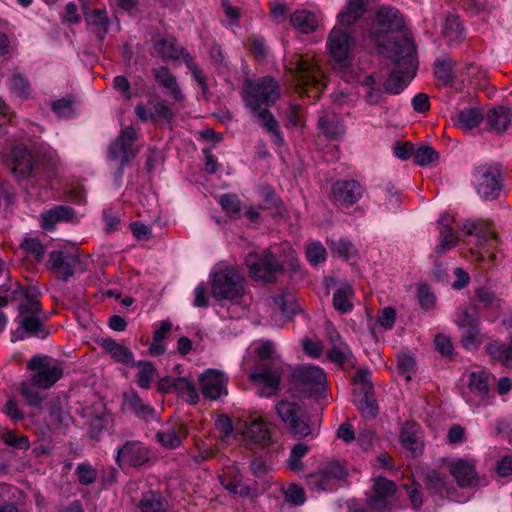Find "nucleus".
Segmentation results:
<instances>
[{
  "label": "nucleus",
  "mask_w": 512,
  "mask_h": 512,
  "mask_svg": "<svg viewBox=\"0 0 512 512\" xmlns=\"http://www.w3.org/2000/svg\"><path fill=\"white\" fill-rule=\"evenodd\" d=\"M241 94L245 105L258 119L260 125L270 135L272 141L277 146H283L285 141L278 122L266 108H261L262 105H272L279 99L280 89L278 83L271 77L250 80L244 84Z\"/></svg>",
  "instance_id": "f257e3e1"
},
{
  "label": "nucleus",
  "mask_w": 512,
  "mask_h": 512,
  "mask_svg": "<svg viewBox=\"0 0 512 512\" xmlns=\"http://www.w3.org/2000/svg\"><path fill=\"white\" fill-rule=\"evenodd\" d=\"M252 354L257 356V360L249 374L251 381L258 387L261 396L276 395L282 376V363L276 355L274 344L271 341L253 342L243 358V365Z\"/></svg>",
  "instance_id": "f03ea898"
},
{
  "label": "nucleus",
  "mask_w": 512,
  "mask_h": 512,
  "mask_svg": "<svg viewBox=\"0 0 512 512\" xmlns=\"http://www.w3.org/2000/svg\"><path fill=\"white\" fill-rule=\"evenodd\" d=\"M415 53V46L411 39H404L401 44H394L391 51H383V55L397 64L384 84L387 93L393 95L401 93L415 77L417 68Z\"/></svg>",
  "instance_id": "7ed1b4c3"
},
{
  "label": "nucleus",
  "mask_w": 512,
  "mask_h": 512,
  "mask_svg": "<svg viewBox=\"0 0 512 512\" xmlns=\"http://www.w3.org/2000/svg\"><path fill=\"white\" fill-rule=\"evenodd\" d=\"M404 26L400 12L389 6L381 7L375 14L371 23L369 37L377 46L379 53L391 51L394 44H401L404 39H398L397 34Z\"/></svg>",
  "instance_id": "20e7f679"
},
{
  "label": "nucleus",
  "mask_w": 512,
  "mask_h": 512,
  "mask_svg": "<svg viewBox=\"0 0 512 512\" xmlns=\"http://www.w3.org/2000/svg\"><path fill=\"white\" fill-rule=\"evenodd\" d=\"M286 67L292 75V84L297 93L315 98L324 90L322 72L308 55H293Z\"/></svg>",
  "instance_id": "39448f33"
},
{
  "label": "nucleus",
  "mask_w": 512,
  "mask_h": 512,
  "mask_svg": "<svg viewBox=\"0 0 512 512\" xmlns=\"http://www.w3.org/2000/svg\"><path fill=\"white\" fill-rule=\"evenodd\" d=\"M282 249L285 254L282 257L281 263L274 259V251L265 252L262 256L256 253H249L246 256L245 262L252 277L270 281L278 272L286 267L295 270L297 268L296 252L288 244H285Z\"/></svg>",
  "instance_id": "423d86ee"
},
{
  "label": "nucleus",
  "mask_w": 512,
  "mask_h": 512,
  "mask_svg": "<svg viewBox=\"0 0 512 512\" xmlns=\"http://www.w3.org/2000/svg\"><path fill=\"white\" fill-rule=\"evenodd\" d=\"M212 294L218 299L235 300L244 292L243 279L237 269L220 263L211 272Z\"/></svg>",
  "instance_id": "0eeeda50"
},
{
  "label": "nucleus",
  "mask_w": 512,
  "mask_h": 512,
  "mask_svg": "<svg viewBox=\"0 0 512 512\" xmlns=\"http://www.w3.org/2000/svg\"><path fill=\"white\" fill-rule=\"evenodd\" d=\"M355 39L340 27H334L327 39L326 47L334 66L343 73L353 72Z\"/></svg>",
  "instance_id": "6e6552de"
},
{
  "label": "nucleus",
  "mask_w": 512,
  "mask_h": 512,
  "mask_svg": "<svg viewBox=\"0 0 512 512\" xmlns=\"http://www.w3.org/2000/svg\"><path fill=\"white\" fill-rule=\"evenodd\" d=\"M347 468L340 462H329L307 477L308 487L316 492L331 491L339 487L347 477Z\"/></svg>",
  "instance_id": "1a4fd4ad"
},
{
  "label": "nucleus",
  "mask_w": 512,
  "mask_h": 512,
  "mask_svg": "<svg viewBox=\"0 0 512 512\" xmlns=\"http://www.w3.org/2000/svg\"><path fill=\"white\" fill-rule=\"evenodd\" d=\"M28 369L33 371L31 382L41 389H48L53 386L63 375L62 367L47 356H35L29 364Z\"/></svg>",
  "instance_id": "9d476101"
},
{
  "label": "nucleus",
  "mask_w": 512,
  "mask_h": 512,
  "mask_svg": "<svg viewBox=\"0 0 512 512\" xmlns=\"http://www.w3.org/2000/svg\"><path fill=\"white\" fill-rule=\"evenodd\" d=\"M396 485L385 478L374 481L373 492L368 497V505L375 512H399L401 505L395 498Z\"/></svg>",
  "instance_id": "9b49d317"
},
{
  "label": "nucleus",
  "mask_w": 512,
  "mask_h": 512,
  "mask_svg": "<svg viewBox=\"0 0 512 512\" xmlns=\"http://www.w3.org/2000/svg\"><path fill=\"white\" fill-rule=\"evenodd\" d=\"M276 411L282 422L295 436L307 437L313 433L311 426L297 404L282 401L277 404Z\"/></svg>",
  "instance_id": "f8f14e48"
},
{
  "label": "nucleus",
  "mask_w": 512,
  "mask_h": 512,
  "mask_svg": "<svg viewBox=\"0 0 512 512\" xmlns=\"http://www.w3.org/2000/svg\"><path fill=\"white\" fill-rule=\"evenodd\" d=\"M474 184L477 193L485 200L496 199L501 192L499 172L491 167H480L475 171Z\"/></svg>",
  "instance_id": "ddd939ff"
},
{
  "label": "nucleus",
  "mask_w": 512,
  "mask_h": 512,
  "mask_svg": "<svg viewBox=\"0 0 512 512\" xmlns=\"http://www.w3.org/2000/svg\"><path fill=\"white\" fill-rule=\"evenodd\" d=\"M198 382L204 397L217 400L223 395H227L228 377L224 372L218 369H207L203 371Z\"/></svg>",
  "instance_id": "4468645a"
},
{
  "label": "nucleus",
  "mask_w": 512,
  "mask_h": 512,
  "mask_svg": "<svg viewBox=\"0 0 512 512\" xmlns=\"http://www.w3.org/2000/svg\"><path fill=\"white\" fill-rule=\"evenodd\" d=\"M136 139V132L132 127L124 128L119 137L113 142L109 150V157L117 165L122 166L136 154L133 142Z\"/></svg>",
  "instance_id": "2eb2a0df"
},
{
  "label": "nucleus",
  "mask_w": 512,
  "mask_h": 512,
  "mask_svg": "<svg viewBox=\"0 0 512 512\" xmlns=\"http://www.w3.org/2000/svg\"><path fill=\"white\" fill-rule=\"evenodd\" d=\"M236 430L241 434L244 444L250 448L265 446L270 441L268 425L261 419L254 420L249 424H240Z\"/></svg>",
  "instance_id": "dca6fc26"
},
{
  "label": "nucleus",
  "mask_w": 512,
  "mask_h": 512,
  "mask_svg": "<svg viewBox=\"0 0 512 512\" xmlns=\"http://www.w3.org/2000/svg\"><path fill=\"white\" fill-rule=\"evenodd\" d=\"M456 323L462 332V343L468 350H472L481 343L478 320L468 309H461L457 313Z\"/></svg>",
  "instance_id": "f3484780"
},
{
  "label": "nucleus",
  "mask_w": 512,
  "mask_h": 512,
  "mask_svg": "<svg viewBox=\"0 0 512 512\" xmlns=\"http://www.w3.org/2000/svg\"><path fill=\"white\" fill-rule=\"evenodd\" d=\"M489 374L484 370L472 372L468 375V393L465 400L471 406H478L484 403L489 394Z\"/></svg>",
  "instance_id": "a211bd4d"
},
{
  "label": "nucleus",
  "mask_w": 512,
  "mask_h": 512,
  "mask_svg": "<svg viewBox=\"0 0 512 512\" xmlns=\"http://www.w3.org/2000/svg\"><path fill=\"white\" fill-rule=\"evenodd\" d=\"M426 486L431 493L440 496L441 498H447L451 501L463 503L468 500V497H460L456 493L454 485L450 483L447 476L442 475L436 470H432L426 475Z\"/></svg>",
  "instance_id": "6ab92c4d"
},
{
  "label": "nucleus",
  "mask_w": 512,
  "mask_h": 512,
  "mask_svg": "<svg viewBox=\"0 0 512 512\" xmlns=\"http://www.w3.org/2000/svg\"><path fill=\"white\" fill-rule=\"evenodd\" d=\"M149 459L147 448L138 441L126 442L117 450L116 461L121 466L127 464L130 466H139Z\"/></svg>",
  "instance_id": "aec40b11"
},
{
  "label": "nucleus",
  "mask_w": 512,
  "mask_h": 512,
  "mask_svg": "<svg viewBox=\"0 0 512 512\" xmlns=\"http://www.w3.org/2000/svg\"><path fill=\"white\" fill-rule=\"evenodd\" d=\"M296 380L312 391L325 389L327 378L324 370L318 366L303 365L295 371Z\"/></svg>",
  "instance_id": "412c9836"
},
{
  "label": "nucleus",
  "mask_w": 512,
  "mask_h": 512,
  "mask_svg": "<svg viewBox=\"0 0 512 512\" xmlns=\"http://www.w3.org/2000/svg\"><path fill=\"white\" fill-rule=\"evenodd\" d=\"M19 326L12 333L11 340L13 342L23 340L27 337H38L44 338L47 332L44 330L42 322L40 321L38 314L35 315H19Z\"/></svg>",
  "instance_id": "4be33fe9"
},
{
  "label": "nucleus",
  "mask_w": 512,
  "mask_h": 512,
  "mask_svg": "<svg viewBox=\"0 0 512 512\" xmlns=\"http://www.w3.org/2000/svg\"><path fill=\"white\" fill-rule=\"evenodd\" d=\"M449 471L460 487H473L478 483L474 460L458 459L449 464Z\"/></svg>",
  "instance_id": "5701e85b"
},
{
  "label": "nucleus",
  "mask_w": 512,
  "mask_h": 512,
  "mask_svg": "<svg viewBox=\"0 0 512 512\" xmlns=\"http://www.w3.org/2000/svg\"><path fill=\"white\" fill-rule=\"evenodd\" d=\"M12 173L19 180L25 179L32 173L35 160L30 151L22 148H16L11 153L9 162Z\"/></svg>",
  "instance_id": "b1692460"
},
{
  "label": "nucleus",
  "mask_w": 512,
  "mask_h": 512,
  "mask_svg": "<svg viewBox=\"0 0 512 512\" xmlns=\"http://www.w3.org/2000/svg\"><path fill=\"white\" fill-rule=\"evenodd\" d=\"M331 191L336 202L350 205L356 203L363 193L361 185L353 180L338 181Z\"/></svg>",
  "instance_id": "393cba45"
},
{
  "label": "nucleus",
  "mask_w": 512,
  "mask_h": 512,
  "mask_svg": "<svg viewBox=\"0 0 512 512\" xmlns=\"http://www.w3.org/2000/svg\"><path fill=\"white\" fill-rule=\"evenodd\" d=\"M318 129L327 138H337L343 136L346 131V125L343 119L334 111H325L319 118Z\"/></svg>",
  "instance_id": "a878e982"
},
{
  "label": "nucleus",
  "mask_w": 512,
  "mask_h": 512,
  "mask_svg": "<svg viewBox=\"0 0 512 512\" xmlns=\"http://www.w3.org/2000/svg\"><path fill=\"white\" fill-rule=\"evenodd\" d=\"M77 263L78 260L74 256H65L62 252L54 251L50 253L46 266L48 269L58 270L63 280L66 281L74 274V267Z\"/></svg>",
  "instance_id": "bb28decb"
},
{
  "label": "nucleus",
  "mask_w": 512,
  "mask_h": 512,
  "mask_svg": "<svg viewBox=\"0 0 512 512\" xmlns=\"http://www.w3.org/2000/svg\"><path fill=\"white\" fill-rule=\"evenodd\" d=\"M367 0H348L343 10L337 15L341 26H352L365 14Z\"/></svg>",
  "instance_id": "cd10ccee"
},
{
  "label": "nucleus",
  "mask_w": 512,
  "mask_h": 512,
  "mask_svg": "<svg viewBox=\"0 0 512 512\" xmlns=\"http://www.w3.org/2000/svg\"><path fill=\"white\" fill-rule=\"evenodd\" d=\"M510 122V110L503 106L491 109L486 115L488 130L496 134L503 133L508 128Z\"/></svg>",
  "instance_id": "c85d7f7f"
},
{
  "label": "nucleus",
  "mask_w": 512,
  "mask_h": 512,
  "mask_svg": "<svg viewBox=\"0 0 512 512\" xmlns=\"http://www.w3.org/2000/svg\"><path fill=\"white\" fill-rule=\"evenodd\" d=\"M451 119L457 128L469 131L481 123L483 113L476 107H470L459 110Z\"/></svg>",
  "instance_id": "c756f323"
},
{
  "label": "nucleus",
  "mask_w": 512,
  "mask_h": 512,
  "mask_svg": "<svg viewBox=\"0 0 512 512\" xmlns=\"http://www.w3.org/2000/svg\"><path fill=\"white\" fill-rule=\"evenodd\" d=\"M327 333L332 344V348L328 355L329 359L339 365L348 362L351 357L350 348L343 342L339 334L331 327L328 328Z\"/></svg>",
  "instance_id": "7c9ffc66"
},
{
  "label": "nucleus",
  "mask_w": 512,
  "mask_h": 512,
  "mask_svg": "<svg viewBox=\"0 0 512 512\" xmlns=\"http://www.w3.org/2000/svg\"><path fill=\"white\" fill-rule=\"evenodd\" d=\"M153 74L158 84L165 88L175 101H181L184 98L175 76L166 67L153 69Z\"/></svg>",
  "instance_id": "2f4dec72"
},
{
  "label": "nucleus",
  "mask_w": 512,
  "mask_h": 512,
  "mask_svg": "<svg viewBox=\"0 0 512 512\" xmlns=\"http://www.w3.org/2000/svg\"><path fill=\"white\" fill-rule=\"evenodd\" d=\"M74 217V211L67 206H57L40 215L41 227L45 230L54 229L60 221H69Z\"/></svg>",
  "instance_id": "473e14b6"
},
{
  "label": "nucleus",
  "mask_w": 512,
  "mask_h": 512,
  "mask_svg": "<svg viewBox=\"0 0 512 512\" xmlns=\"http://www.w3.org/2000/svg\"><path fill=\"white\" fill-rule=\"evenodd\" d=\"M400 441L402 446L411 451L417 453L422 448L421 432L417 424L408 422L401 430Z\"/></svg>",
  "instance_id": "72a5a7b5"
},
{
  "label": "nucleus",
  "mask_w": 512,
  "mask_h": 512,
  "mask_svg": "<svg viewBox=\"0 0 512 512\" xmlns=\"http://www.w3.org/2000/svg\"><path fill=\"white\" fill-rule=\"evenodd\" d=\"M187 429L183 424L168 427L156 434L157 441L165 448L174 449L180 446L181 439L187 435Z\"/></svg>",
  "instance_id": "f704fd0d"
},
{
  "label": "nucleus",
  "mask_w": 512,
  "mask_h": 512,
  "mask_svg": "<svg viewBox=\"0 0 512 512\" xmlns=\"http://www.w3.org/2000/svg\"><path fill=\"white\" fill-rule=\"evenodd\" d=\"M154 51L165 60H176L189 55L182 48L178 47L173 38H159L154 41Z\"/></svg>",
  "instance_id": "c9c22d12"
},
{
  "label": "nucleus",
  "mask_w": 512,
  "mask_h": 512,
  "mask_svg": "<svg viewBox=\"0 0 512 512\" xmlns=\"http://www.w3.org/2000/svg\"><path fill=\"white\" fill-rule=\"evenodd\" d=\"M290 22L302 34H308L316 30L318 21L314 13L306 9L295 11L290 16Z\"/></svg>",
  "instance_id": "e433bc0d"
},
{
  "label": "nucleus",
  "mask_w": 512,
  "mask_h": 512,
  "mask_svg": "<svg viewBox=\"0 0 512 512\" xmlns=\"http://www.w3.org/2000/svg\"><path fill=\"white\" fill-rule=\"evenodd\" d=\"M172 387L175 392L186 402L197 404L199 402V394L192 379L187 377H178L172 381Z\"/></svg>",
  "instance_id": "4c0bfd02"
},
{
  "label": "nucleus",
  "mask_w": 512,
  "mask_h": 512,
  "mask_svg": "<svg viewBox=\"0 0 512 512\" xmlns=\"http://www.w3.org/2000/svg\"><path fill=\"white\" fill-rule=\"evenodd\" d=\"M396 320V311L391 307H385L379 311L377 319L370 322L371 332L376 335L381 330H391Z\"/></svg>",
  "instance_id": "58836bf2"
},
{
  "label": "nucleus",
  "mask_w": 512,
  "mask_h": 512,
  "mask_svg": "<svg viewBox=\"0 0 512 512\" xmlns=\"http://www.w3.org/2000/svg\"><path fill=\"white\" fill-rule=\"evenodd\" d=\"M85 19L87 25L98 37L102 38L106 34L109 22L105 11L99 9L92 10L86 13Z\"/></svg>",
  "instance_id": "ea45409f"
},
{
  "label": "nucleus",
  "mask_w": 512,
  "mask_h": 512,
  "mask_svg": "<svg viewBox=\"0 0 512 512\" xmlns=\"http://www.w3.org/2000/svg\"><path fill=\"white\" fill-rule=\"evenodd\" d=\"M103 346L117 362L126 365L133 363V353L124 345L109 339L104 341Z\"/></svg>",
  "instance_id": "a19ab883"
},
{
  "label": "nucleus",
  "mask_w": 512,
  "mask_h": 512,
  "mask_svg": "<svg viewBox=\"0 0 512 512\" xmlns=\"http://www.w3.org/2000/svg\"><path fill=\"white\" fill-rule=\"evenodd\" d=\"M489 354L507 367H512V337L509 344L492 342L488 346Z\"/></svg>",
  "instance_id": "79ce46f5"
},
{
  "label": "nucleus",
  "mask_w": 512,
  "mask_h": 512,
  "mask_svg": "<svg viewBox=\"0 0 512 512\" xmlns=\"http://www.w3.org/2000/svg\"><path fill=\"white\" fill-rule=\"evenodd\" d=\"M351 296L352 287L348 283L340 284L333 296L334 307L341 313H347L352 309Z\"/></svg>",
  "instance_id": "37998d69"
},
{
  "label": "nucleus",
  "mask_w": 512,
  "mask_h": 512,
  "mask_svg": "<svg viewBox=\"0 0 512 512\" xmlns=\"http://www.w3.org/2000/svg\"><path fill=\"white\" fill-rule=\"evenodd\" d=\"M140 508L142 512H166V504L162 497L153 492H146L141 500Z\"/></svg>",
  "instance_id": "c03bdc74"
},
{
  "label": "nucleus",
  "mask_w": 512,
  "mask_h": 512,
  "mask_svg": "<svg viewBox=\"0 0 512 512\" xmlns=\"http://www.w3.org/2000/svg\"><path fill=\"white\" fill-rule=\"evenodd\" d=\"M136 367L138 369V372L136 375L137 384L141 388H144V389L149 388L155 378V375H156L155 367L148 361H139L136 364Z\"/></svg>",
  "instance_id": "a18cd8bd"
},
{
  "label": "nucleus",
  "mask_w": 512,
  "mask_h": 512,
  "mask_svg": "<svg viewBox=\"0 0 512 512\" xmlns=\"http://www.w3.org/2000/svg\"><path fill=\"white\" fill-rule=\"evenodd\" d=\"M20 295L22 296L19 303V315H35L38 314L40 309V303L37 297L29 290H21Z\"/></svg>",
  "instance_id": "49530a36"
},
{
  "label": "nucleus",
  "mask_w": 512,
  "mask_h": 512,
  "mask_svg": "<svg viewBox=\"0 0 512 512\" xmlns=\"http://www.w3.org/2000/svg\"><path fill=\"white\" fill-rule=\"evenodd\" d=\"M9 89L14 96L21 99L27 98L31 92L29 82L19 74L9 78Z\"/></svg>",
  "instance_id": "de8ad7c7"
},
{
  "label": "nucleus",
  "mask_w": 512,
  "mask_h": 512,
  "mask_svg": "<svg viewBox=\"0 0 512 512\" xmlns=\"http://www.w3.org/2000/svg\"><path fill=\"white\" fill-rule=\"evenodd\" d=\"M309 450L310 447L306 443L296 444L291 450L290 457L288 459V467L293 471H301L303 469L301 459Z\"/></svg>",
  "instance_id": "09e8293b"
},
{
  "label": "nucleus",
  "mask_w": 512,
  "mask_h": 512,
  "mask_svg": "<svg viewBox=\"0 0 512 512\" xmlns=\"http://www.w3.org/2000/svg\"><path fill=\"white\" fill-rule=\"evenodd\" d=\"M478 302L484 308L499 309L502 305V300L498 298L495 293L489 288H480L476 291Z\"/></svg>",
  "instance_id": "8fccbe9b"
},
{
  "label": "nucleus",
  "mask_w": 512,
  "mask_h": 512,
  "mask_svg": "<svg viewBox=\"0 0 512 512\" xmlns=\"http://www.w3.org/2000/svg\"><path fill=\"white\" fill-rule=\"evenodd\" d=\"M326 249L319 241H313L306 247V257L312 265H317L326 260Z\"/></svg>",
  "instance_id": "3c124183"
},
{
  "label": "nucleus",
  "mask_w": 512,
  "mask_h": 512,
  "mask_svg": "<svg viewBox=\"0 0 512 512\" xmlns=\"http://www.w3.org/2000/svg\"><path fill=\"white\" fill-rule=\"evenodd\" d=\"M330 249L334 255L342 257L344 259H350L356 253L353 244L346 239H338L331 241Z\"/></svg>",
  "instance_id": "603ef678"
},
{
  "label": "nucleus",
  "mask_w": 512,
  "mask_h": 512,
  "mask_svg": "<svg viewBox=\"0 0 512 512\" xmlns=\"http://www.w3.org/2000/svg\"><path fill=\"white\" fill-rule=\"evenodd\" d=\"M443 33L449 42H456L461 39L463 32L457 17L450 16L447 18Z\"/></svg>",
  "instance_id": "864d4df0"
},
{
  "label": "nucleus",
  "mask_w": 512,
  "mask_h": 512,
  "mask_svg": "<svg viewBox=\"0 0 512 512\" xmlns=\"http://www.w3.org/2000/svg\"><path fill=\"white\" fill-rule=\"evenodd\" d=\"M417 298L420 306L425 310L433 308L436 302L434 293L430 287L424 283L417 285Z\"/></svg>",
  "instance_id": "5fc2aeb1"
},
{
  "label": "nucleus",
  "mask_w": 512,
  "mask_h": 512,
  "mask_svg": "<svg viewBox=\"0 0 512 512\" xmlns=\"http://www.w3.org/2000/svg\"><path fill=\"white\" fill-rule=\"evenodd\" d=\"M219 203L230 217L239 216L240 202L236 195L225 194L219 198Z\"/></svg>",
  "instance_id": "6e6d98bb"
},
{
  "label": "nucleus",
  "mask_w": 512,
  "mask_h": 512,
  "mask_svg": "<svg viewBox=\"0 0 512 512\" xmlns=\"http://www.w3.org/2000/svg\"><path fill=\"white\" fill-rule=\"evenodd\" d=\"M437 158V152L429 146L419 147L414 153V161L420 166H427Z\"/></svg>",
  "instance_id": "4d7b16f0"
},
{
  "label": "nucleus",
  "mask_w": 512,
  "mask_h": 512,
  "mask_svg": "<svg viewBox=\"0 0 512 512\" xmlns=\"http://www.w3.org/2000/svg\"><path fill=\"white\" fill-rule=\"evenodd\" d=\"M78 480L83 485L93 483L97 478V471L89 463H81L77 466Z\"/></svg>",
  "instance_id": "13d9d810"
},
{
  "label": "nucleus",
  "mask_w": 512,
  "mask_h": 512,
  "mask_svg": "<svg viewBox=\"0 0 512 512\" xmlns=\"http://www.w3.org/2000/svg\"><path fill=\"white\" fill-rule=\"evenodd\" d=\"M51 107L55 114L62 118H71L75 114L74 105L70 99L54 101Z\"/></svg>",
  "instance_id": "bf43d9fd"
},
{
  "label": "nucleus",
  "mask_w": 512,
  "mask_h": 512,
  "mask_svg": "<svg viewBox=\"0 0 512 512\" xmlns=\"http://www.w3.org/2000/svg\"><path fill=\"white\" fill-rule=\"evenodd\" d=\"M215 426L221 439L226 443L230 442L233 436V426L230 418L226 415H220L215 421Z\"/></svg>",
  "instance_id": "052dcab7"
},
{
  "label": "nucleus",
  "mask_w": 512,
  "mask_h": 512,
  "mask_svg": "<svg viewBox=\"0 0 512 512\" xmlns=\"http://www.w3.org/2000/svg\"><path fill=\"white\" fill-rule=\"evenodd\" d=\"M151 112L153 119L161 118L169 121L173 117V113L169 106L162 99H155L151 101Z\"/></svg>",
  "instance_id": "680f3d73"
},
{
  "label": "nucleus",
  "mask_w": 512,
  "mask_h": 512,
  "mask_svg": "<svg viewBox=\"0 0 512 512\" xmlns=\"http://www.w3.org/2000/svg\"><path fill=\"white\" fill-rule=\"evenodd\" d=\"M32 386L34 385L32 384L31 381H23L21 383V392L29 405L40 406L43 398L41 394L38 391H36Z\"/></svg>",
  "instance_id": "e2e57ef3"
},
{
  "label": "nucleus",
  "mask_w": 512,
  "mask_h": 512,
  "mask_svg": "<svg viewBox=\"0 0 512 512\" xmlns=\"http://www.w3.org/2000/svg\"><path fill=\"white\" fill-rule=\"evenodd\" d=\"M284 494L286 501L293 505L299 506L305 502L304 490L296 484H289Z\"/></svg>",
  "instance_id": "0e129e2a"
},
{
  "label": "nucleus",
  "mask_w": 512,
  "mask_h": 512,
  "mask_svg": "<svg viewBox=\"0 0 512 512\" xmlns=\"http://www.w3.org/2000/svg\"><path fill=\"white\" fill-rule=\"evenodd\" d=\"M457 243V236L452 229H444L440 231V243L436 247V252L441 254L452 248Z\"/></svg>",
  "instance_id": "69168bd1"
},
{
  "label": "nucleus",
  "mask_w": 512,
  "mask_h": 512,
  "mask_svg": "<svg viewBox=\"0 0 512 512\" xmlns=\"http://www.w3.org/2000/svg\"><path fill=\"white\" fill-rule=\"evenodd\" d=\"M273 304L275 309H277L285 318L290 317V315L294 313L295 304L293 303L292 297L288 299L282 295L277 296L273 298Z\"/></svg>",
  "instance_id": "338daca9"
},
{
  "label": "nucleus",
  "mask_w": 512,
  "mask_h": 512,
  "mask_svg": "<svg viewBox=\"0 0 512 512\" xmlns=\"http://www.w3.org/2000/svg\"><path fill=\"white\" fill-rule=\"evenodd\" d=\"M22 248L28 253L32 254L37 261H40L44 254V247L36 238L24 239Z\"/></svg>",
  "instance_id": "774afa93"
}]
</instances>
